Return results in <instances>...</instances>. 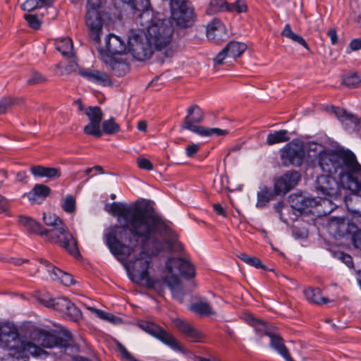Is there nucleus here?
Instances as JSON below:
<instances>
[{
    "label": "nucleus",
    "instance_id": "58836bf2",
    "mask_svg": "<svg viewBox=\"0 0 361 361\" xmlns=\"http://www.w3.org/2000/svg\"><path fill=\"white\" fill-rule=\"evenodd\" d=\"M190 310L200 316H209L213 314L212 309L209 304L204 301L192 304Z\"/></svg>",
    "mask_w": 361,
    "mask_h": 361
},
{
    "label": "nucleus",
    "instance_id": "f257e3e1",
    "mask_svg": "<svg viewBox=\"0 0 361 361\" xmlns=\"http://www.w3.org/2000/svg\"><path fill=\"white\" fill-rule=\"evenodd\" d=\"M109 212L122 218L124 225L109 227L104 233V240L111 253L118 254L117 248L123 254L129 253L137 244L138 237H152L154 234L166 230L165 219L155 212L152 202L137 200L132 207L121 202L109 205Z\"/></svg>",
    "mask_w": 361,
    "mask_h": 361
},
{
    "label": "nucleus",
    "instance_id": "5701e85b",
    "mask_svg": "<svg viewBox=\"0 0 361 361\" xmlns=\"http://www.w3.org/2000/svg\"><path fill=\"white\" fill-rule=\"evenodd\" d=\"M173 324L179 332L189 338L192 341H201L202 338V334L188 322L181 319H176L173 321Z\"/></svg>",
    "mask_w": 361,
    "mask_h": 361
},
{
    "label": "nucleus",
    "instance_id": "f3484780",
    "mask_svg": "<svg viewBox=\"0 0 361 361\" xmlns=\"http://www.w3.org/2000/svg\"><path fill=\"white\" fill-rule=\"evenodd\" d=\"M333 111L345 130L361 135V118L343 109L333 107Z\"/></svg>",
    "mask_w": 361,
    "mask_h": 361
},
{
    "label": "nucleus",
    "instance_id": "4d7b16f0",
    "mask_svg": "<svg viewBox=\"0 0 361 361\" xmlns=\"http://www.w3.org/2000/svg\"><path fill=\"white\" fill-rule=\"evenodd\" d=\"M352 239L354 246L361 250V226H358L356 231L353 233Z\"/></svg>",
    "mask_w": 361,
    "mask_h": 361
},
{
    "label": "nucleus",
    "instance_id": "ddd939ff",
    "mask_svg": "<svg viewBox=\"0 0 361 361\" xmlns=\"http://www.w3.org/2000/svg\"><path fill=\"white\" fill-rule=\"evenodd\" d=\"M171 18L177 25L190 27L195 22L194 8L189 0H170Z\"/></svg>",
    "mask_w": 361,
    "mask_h": 361
},
{
    "label": "nucleus",
    "instance_id": "20e7f679",
    "mask_svg": "<svg viewBox=\"0 0 361 361\" xmlns=\"http://www.w3.org/2000/svg\"><path fill=\"white\" fill-rule=\"evenodd\" d=\"M0 348L7 350L18 360L27 353L40 357H46L48 355L42 348L21 336L15 325L9 322L0 323Z\"/></svg>",
    "mask_w": 361,
    "mask_h": 361
},
{
    "label": "nucleus",
    "instance_id": "f8f14e48",
    "mask_svg": "<svg viewBox=\"0 0 361 361\" xmlns=\"http://www.w3.org/2000/svg\"><path fill=\"white\" fill-rule=\"evenodd\" d=\"M100 0H87L85 23L89 30L90 38L96 44L100 43L104 20L99 11Z\"/></svg>",
    "mask_w": 361,
    "mask_h": 361
},
{
    "label": "nucleus",
    "instance_id": "0e129e2a",
    "mask_svg": "<svg viewBox=\"0 0 361 361\" xmlns=\"http://www.w3.org/2000/svg\"><path fill=\"white\" fill-rule=\"evenodd\" d=\"M339 258L347 265V267L350 268L353 266V258L350 255L341 252L339 254Z\"/></svg>",
    "mask_w": 361,
    "mask_h": 361
},
{
    "label": "nucleus",
    "instance_id": "c9c22d12",
    "mask_svg": "<svg viewBox=\"0 0 361 361\" xmlns=\"http://www.w3.org/2000/svg\"><path fill=\"white\" fill-rule=\"evenodd\" d=\"M290 140L289 133L287 130H279L268 134L266 143L268 145H274L279 143L288 142Z\"/></svg>",
    "mask_w": 361,
    "mask_h": 361
},
{
    "label": "nucleus",
    "instance_id": "a19ab883",
    "mask_svg": "<svg viewBox=\"0 0 361 361\" xmlns=\"http://www.w3.org/2000/svg\"><path fill=\"white\" fill-rule=\"evenodd\" d=\"M128 4L131 9L144 12L150 7L149 0H121Z\"/></svg>",
    "mask_w": 361,
    "mask_h": 361
},
{
    "label": "nucleus",
    "instance_id": "864d4df0",
    "mask_svg": "<svg viewBox=\"0 0 361 361\" xmlns=\"http://www.w3.org/2000/svg\"><path fill=\"white\" fill-rule=\"evenodd\" d=\"M293 235L297 239H304L308 236V231L305 228H299L294 226L292 228Z\"/></svg>",
    "mask_w": 361,
    "mask_h": 361
},
{
    "label": "nucleus",
    "instance_id": "0eeeda50",
    "mask_svg": "<svg viewBox=\"0 0 361 361\" xmlns=\"http://www.w3.org/2000/svg\"><path fill=\"white\" fill-rule=\"evenodd\" d=\"M166 269L171 275L170 277H166L164 282L170 288L173 297L183 302L185 293L178 275L186 279H192L195 276V267L190 261L183 257H172L166 262Z\"/></svg>",
    "mask_w": 361,
    "mask_h": 361
},
{
    "label": "nucleus",
    "instance_id": "680f3d73",
    "mask_svg": "<svg viewBox=\"0 0 361 361\" xmlns=\"http://www.w3.org/2000/svg\"><path fill=\"white\" fill-rule=\"evenodd\" d=\"M44 77L39 73H32L31 77L27 80V83L30 85L37 84L44 81Z\"/></svg>",
    "mask_w": 361,
    "mask_h": 361
},
{
    "label": "nucleus",
    "instance_id": "4be33fe9",
    "mask_svg": "<svg viewBox=\"0 0 361 361\" xmlns=\"http://www.w3.org/2000/svg\"><path fill=\"white\" fill-rule=\"evenodd\" d=\"M79 73L84 78L96 84L104 86L111 85V84L109 76L106 73L98 70L85 68L80 70Z\"/></svg>",
    "mask_w": 361,
    "mask_h": 361
},
{
    "label": "nucleus",
    "instance_id": "bb28decb",
    "mask_svg": "<svg viewBox=\"0 0 361 361\" xmlns=\"http://www.w3.org/2000/svg\"><path fill=\"white\" fill-rule=\"evenodd\" d=\"M30 172L37 178L58 179L61 177V171L59 168L46 167L42 165H36L30 169Z\"/></svg>",
    "mask_w": 361,
    "mask_h": 361
},
{
    "label": "nucleus",
    "instance_id": "a211bd4d",
    "mask_svg": "<svg viewBox=\"0 0 361 361\" xmlns=\"http://www.w3.org/2000/svg\"><path fill=\"white\" fill-rule=\"evenodd\" d=\"M99 58L107 68L118 77L123 76L129 71V66L126 60L107 54L103 49H99Z\"/></svg>",
    "mask_w": 361,
    "mask_h": 361
},
{
    "label": "nucleus",
    "instance_id": "4468645a",
    "mask_svg": "<svg viewBox=\"0 0 361 361\" xmlns=\"http://www.w3.org/2000/svg\"><path fill=\"white\" fill-rule=\"evenodd\" d=\"M305 155L304 144L298 140L289 142L281 149V159L286 166L290 165L300 166L303 162Z\"/></svg>",
    "mask_w": 361,
    "mask_h": 361
},
{
    "label": "nucleus",
    "instance_id": "774afa93",
    "mask_svg": "<svg viewBox=\"0 0 361 361\" xmlns=\"http://www.w3.org/2000/svg\"><path fill=\"white\" fill-rule=\"evenodd\" d=\"M349 47L351 51L361 50V38H355L350 41Z\"/></svg>",
    "mask_w": 361,
    "mask_h": 361
},
{
    "label": "nucleus",
    "instance_id": "412c9836",
    "mask_svg": "<svg viewBox=\"0 0 361 361\" xmlns=\"http://www.w3.org/2000/svg\"><path fill=\"white\" fill-rule=\"evenodd\" d=\"M317 188L322 195L334 200L341 197L342 190H349L348 186L344 182H322V184Z\"/></svg>",
    "mask_w": 361,
    "mask_h": 361
},
{
    "label": "nucleus",
    "instance_id": "7c9ffc66",
    "mask_svg": "<svg viewBox=\"0 0 361 361\" xmlns=\"http://www.w3.org/2000/svg\"><path fill=\"white\" fill-rule=\"evenodd\" d=\"M54 46L56 49L63 56H73V44L70 37H59L55 39Z\"/></svg>",
    "mask_w": 361,
    "mask_h": 361
},
{
    "label": "nucleus",
    "instance_id": "2eb2a0df",
    "mask_svg": "<svg viewBox=\"0 0 361 361\" xmlns=\"http://www.w3.org/2000/svg\"><path fill=\"white\" fill-rule=\"evenodd\" d=\"M298 182H274V189L264 187L257 192L256 207H264L267 203L277 195H285L297 185Z\"/></svg>",
    "mask_w": 361,
    "mask_h": 361
},
{
    "label": "nucleus",
    "instance_id": "6ab92c4d",
    "mask_svg": "<svg viewBox=\"0 0 361 361\" xmlns=\"http://www.w3.org/2000/svg\"><path fill=\"white\" fill-rule=\"evenodd\" d=\"M104 47H99L98 51L103 49L107 54L113 56L126 54L128 49L125 42L114 34H109L104 39Z\"/></svg>",
    "mask_w": 361,
    "mask_h": 361
},
{
    "label": "nucleus",
    "instance_id": "338daca9",
    "mask_svg": "<svg viewBox=\"0 0 361 361\" xmlns=\"http://www.w3.org/2000/svg\"><path fill=\"white\" fill-rule=\"evenodd\" d=\"M199 150V145L197 144H192L187 146L185 149V152L188 157H192L196 154Z\"/></svg>",
    "mask_w": 361,
    "mask_h": 361
},
{
    "label": "nucleus",
    "instance_id": "e433bc0d",
    "mask_svg": "<svg viewBox=\"0 0 361 361\" xmlns=\"http://www.w3.org/2000/svg\"><path fill=\"white\" fill-rule=\"evenodd\" d=\"M56 0H26L21 8L24 11H32L35 9L51 5Z\"/></svg>",
    "mask_w": 361,
    "mask_h": 361
},
{
    "label": "nucleus",
    "instance_id": "e2e57ef3",
    "mask_svg": "<svg viewBox=\"0 0 361 361\" xmlns=\"http://www.w3.org/2000/svg\"><path fill=\"white\" fill-rule=\"evenodd\" d=\"M137 165L140 169H152V164L149 160L145 158H139L137 161Z\"/></svg>",
    "mask_w": 361,
    "mask_h": 361
},
{
    "label": "nucleus",
    "instance_id": "37998d69",
    "mask_svg": "<svg viewBox=\"0 0 361 361\" xmlns=\"http://www.w3.org/2000/svg\"><path fill=\"white\" fill-rule=\"evenodd\" d=\"M63 315L70 320L77 322L82 318V314L80 310L78 308L74 303L70 301L68 307H67Z\"/></svg>",
    "mask_w": 361,
    "mask_h": 361
},
{
    "label": "nucleus",
    "instance_id": "3c124183",
    "mask_svg": "<svg viewBox=\"0 0 361 361\" xmlns=\"http://www.w3.org/2000/svg\"><path fill=\"white\" fill-rule=\"evenodd\" d=\"M247 11V5L244 0H236L233 4H228V11L236 12L238 13H243Z\"/></svg>",
    "mask_w": 361,
    "mask_h": 361
},
{
    "label": "nucleus",
    "instance_id": "09e8293b",
    "mask_svg": "<svg viewBox=\"0 0 361 361\" xmlns=\"http://www.w3.org/2000/svg\"><path fill=\"white\" fill-rule=\"evenodd\" d=\"M61 207L66 213L71 214L74 212L75 210V197L71 195H67L61 204Z\"/></svg>",
    "mask_w": 361,
    "mask_h": 361
},
{
    "label": "nucleus",
    "instance_id": "a878e982",
    "mask_svg": "<svg viewBox=\"0 0 361 361\" xmlns=\"http://www.w3.org/2000/svg\"><path fill=\"white\" fill-rule=\"evenodd\" d=\"M270 338V345L283 357L286 361H295L290 356L288 349L284 344L283 338L275 331L268 333Z\"/></svg>",
    "mask_w": 361,
    "mask_h": 361
},
{
    "label": "nucleus",
    "instance_id": "49530a36",
    "mask_svg": "<svg viewBox=\"0 0 361 361\" xmlns=\"http://www.w3.org/2000/svg\"><path fill=\"white\" fill-rule=\"evenodd\" d=\"M84 132L87 135H93L97 137H99L102 135L100 130V123L93 122H90L84 127Z\"/></svg>",
    "mask_w": 361,
    "mask_h": 361
},
{
    "label": "nucleus",
    "instance_id": "13d9d810",
    "mask_svg": "<svg viewBox=\"0 0 361 361\" xmlns=\"http://www.w3.org/2000/svg\"><path fill=\"white\" fill-rule=\"evenodd\" d=\"M300 174L296 171H290L285 173L284 177L281 180H300Z\"/></svg>",
    "mask_w": 361,
    "mask_h": 361
},
{
    "label": "nucleus",
    "instance_id": "dca6fc26",
    "mask_svg": "<svg viewBox=\"0 0 361 361\" xmlns=\"http://www.w3.org/2000/svg\"><path fill=\"white\" fill-rule=\"evenodd\" d=\"M358 225L354 219H349L346 217H331L328 224L329 233L335 237H343L355 233Z\"/></svg>",
    "mask_w": 361,
    "mask_h": 361
},
{
    "label": "nucleus",
    "instance_id": "69168bd1",
    "mask_svg": "<svg viewBox=\"0 0 361 361\" xmlns=\"http://www.w3.org/2000/svg\"><path fill=\"white\" fill-rule=\"evenodd\" d=\"M349 188L350 191H354L361 195V182H345Z\"/></svg>",
    "mask_w": 361,
    "mask_h": 361
},
{
    "label": "nucleus",
    "instance_id": "aec40b11",
    "mask_svg": "<svg viewBox=\"0 0 361 361\" xmlns=\"http://www.w3.org/2000/svg\"><path fill=\"white\" fill-rule=\"evenodd\" d=\"M246 49L247 46L244 43L230 42L215 57L214 62L216 64H222L226 58L239 57Z\"/></svg>",
    "mask_w": 361,
    "mask_h": 361
},
{
    "label": "nucleus",
    "instance_id": "ea45409f",
    "mask_svg": "<svg viewBox=\"0 0 361 361\" xmlns=\"http://www.w3.org/2000/svg\"><path fill=\"white\" fill-rule=\"evenodd\" d=\"M331 200L325 197L322 198L305 196L304 211L310 208L316 207L319 205L329 204Z\"/></svg>",
    "mask_w": 361,
    "mask_h": 361
},
{
    "label": "nucleus",
    "instance_id": "b1692460",
    "mask_svg": "<svg viewBox=\"0 0 361 361\" xmlns=\"http://www.w3.org/2000/svg\"><path fill=\"white\" fill-rule=\"evenodd\" d=\"M348 210L352 213L353 219L361 226V195L351 191V195L345 198Z\"/></svg>",
    "mask_w": 361,
    "mask_h": 361
},
{
    "label": "nucleus",
    "instance_id": "39448f33",
    "mask_svg": "<svg viewBox=\"0 0 361 361\" xmlns=\"http://www.w3.org/2000/svg\"><path fill=\"white\" fill-rule=\"evenodd\" d=\"M136 23L145 31L148 40L156 50L161 51L171 42L174 29L169 20H152V14L148 10L139 14Z\"/></svg>",
    "mask_w": 361,
    "mask_h": 361
},
{
    "label": "nucleus",
    "instance_id": "052dcab7",
    "mask_svg": "<svg viewBox=\"0 0 361 361\" xmlns=\"http://www.w3.org/2000/svg\"><path fill=\"white\" fill-rule=\"evenodd\" d=\"M289 39H292L294 42H298V44H301L302 47H304L306 49H309V47L306 41L303 37H302L300 35H298L294 32H293L288 37Z\"/></svg>",
    "mask_w": 361,
    "mask_h": 361
},
{
    "label": "nucleus",
    "instance_id": "7ed1b4c3",
    "mask_svg": "<svg viewBox=\"0 0 361 361\" xmlns=\"http://www.w3.org/2000/svg\"><path fill=\"white\" fill-rule=\"evenodd\" d=\"M305 150L308 157L318 160L327 176L335 178L338 175L341 180H361V164L352 152L339 154L316 142L308 143Z\"/></svg>",
    "mask_w": 361,
    "mask_h": 361
},
{
    "label": "nucleus",
    "instance_id": "4c0bfd02",
    "mask_svg": "<svg viewBox=\"0 0 361 361\" xmlns=\"http://www.w3.org/2000/svg\"><path fill=\"white\" fill-rule=\"evenodd\" d=\"M228 11V3L226 0H210L207 13L213 15L219 12Z\"/></svg>",
    "mask_w": 361,
    "mask_h": 361
},
{
    "label": "nucleus",
    "instance_id": "72a5a7b5",
    "mask_svg": "<svg viewBox=\"0 0 361 361\" xmlns=\"http://www.w3.org/2000/svg\"><path fill=\"white\" fill-rule=\"evenodd\" d=\"M289 202L296 216L302 214L304 212L305 195L301 193L292 194L289 196Z\"/></svg>",
    "mask_w": 361,
    "mask_h": 361
},
{
    "label": "nucleus",
    "instance_id": "603ef678",
    "mask_svg": "<svg viewBox=\"0 0 361 361\" xmlns=\"http://www.w3.org/2000/svg\"><path fill=\"white\" fill-rule=\"evenodd\" d=\"M24 18L32 28L38 30L40 27L41 22L36 16L25 14Z\"/></svg>",
    "mask_w": 361,
    "mask_h": 361
},
{
    "label": "nucleus",
    "instance_id": "8fccbe9b",
    "mask_svg": "<svg viewBox=\"0 0 361 361\" xmlns=\"http://www.w3.org/2000/svg\"><path fill=\"white\" fill-rule=\"evenodd\" d=\"M224 182H214L212 187L214 188V190L218 192H223L224 191H226L228 192H233L235 190L241 191L243 187V185H238V186L233 189L231 188L228 185H225Z\"/></svg>",
    "mask_w": 361,
    "mask_h": 361
},
{
    "label": "nucleus",
    "instance_id": "423d86ee",
    "mask_svg": "<svg viewBox=\"0 0 361 361\" xmlns=\"http://www.w3.org/2000/svg\"><path fill=\"white\" fill-rule=\"evenodd\" d=\"M43 221L47 226L52 227L51 229L44 228V236L48 240L58 244L74 257L80 255L76 239L58 216L51 213H44Z\"/></svg>",
    "mask_w": 361,
    "mask_h": 361
},
{
    "label": "nucleus",
    "instance_id": "9d476101",
    "mask_svg": "<svg viewBox=\"0 0 361 361\" xmlns=\"http://www.w3.org/2000/svg\"><path fill=\"white\" fill-rule=\"evenodd\" d=\"M128 46L133 56L137 61H145L149 59L156 49L148 40L145 31L141 29L130 30Z\"/></svg>",
    "mask_w": 361,
    "mask_h": 361
},
{
    "label": "nucleus",
    "instance_id": "de8ad7c7",
    "mask_svg": "<svg viewBox=\"0 0 361 361\" xmlns=\"http://www.w3.org/2000/svg\"><path fill=\"white\" fill-rule=\"evenodd\" d=\"M343 84L350 88H356L360 85L361 79L356 73H353L345 77Z\"/></svg>",
    "mask_w": 361,
    "mask_h": 361
},
{
    "label": "nucleus",
    "instance_id": "79ce46f5",
    "mask_svg": "<svg viewBox=\"0 0 361 361\" xmlns=\"http://www.w3.org/2000/svg\"><path fill=\"white\" fill-rule=\"evenodd\" d=\"M85 114L90 119V122L100 123L103 113L101 109L98 106H90L85 110Z\"/></svg>",
    "mask_w": 361,
    "mask_h": 361
},
{
    "label": "nucleus",
    "instance_id": "f704fd0d",
    "mask_svg": "<svg viewBox=\"0 0 361 361\" xmlns=\"http://www.w3.org/2000/svg\"><path fill=\"white\" fill-rule=\"evenodd\" d=\"M69 300L66 298H50L44 302L45 306L48 307H52L55 310L61 312L63 315L64 314L67 307H68Z\"/></svg>",
    "mask_w": 361,
    "mask_h": 361
},
{
    "label": "nucleus",
    "instance_id": "6e6552de",
    "mask_svg": "<svg viewBox=\"0 0 361 361\" xmlns=\"http://www.w3.org/2000/svg\"><path fill=\"white\" fill-rule=\"evenodd\" d=\"M29 337L30 341L37 346L39 344L48 348L58 347L63 349L71 346L73 343L72 334L66 329H62L55 334L44 329H34L30 331Z\"/></svg>",
    "mask_w": 361,
    "mask_h": 361
},
{
    "label": "nucleus",
    "instance_id": "f03ea898",
    "mask_svg": "<svg viewBox=\"0 0 361 361\" xmlns=\"http://www.w3.org/2000/svg\"><path fill=\"white\" fill-rule=\"evenodd\" d=\"M166 228L164 231L154 234L152 237H138L137 244L129 253L123 254L118 250V254L112 253L118 260L126 261V269L130 279L135 283L145 281L147 287L157 289L159 282L149 277V268L152 262V256L167 252H179L183 245L178 240V234L170 226V222L165 219Z\"/></svg>",
    "mask_w": 361,
    "mask_h": 361
},
{
    "label": "nucleus",
    "instance_id": "bf43d9fd",
    "mask_svg": "<svg viewBox=\"0 0 361 361\" xmlns=\"http://www.w3.org/2000/svg\"><path fill=\"white\" fill-rule=\"evenodd\" d=\"M13 103L12 99L10 97L4 98L0 100V114L6 113L8 108L11 106Z\"/></svg>",
    "mask_w": 361,
    "mask_h": 361
},
{
    "label": "nucleus",
    "instance_id": "cd10ccee",
    "mask_svg": "<svg viewBox=\"0 0 361 361\" xmlns=\"http://www.w3.org/2000/svg\"><path fill=\"white\" fill-rule=\"evenodd\" d=\"M50 188L43 184H36L34 188L27 193H25L32 204H40L50 194Z\"/></svg>",
    "mask_w": 361,
    "mask_h": 361
},
{
    "label": "nucleus",
    "instance_id": "473e14b6",
    "mask_svg": "<svg viewBox=\"0 0 361 361\" xmlns=\"http://www.w3.org/2000/svg\"><path fill=\"white\" fill-rule=\"evenodd\" d=\"M304 295L306 299L312 303L321 305L330 302L328 298L322 296V290L318 288H308L304 290Z\"/></svg>",
    "mask_w": 361,
    "mask_h": 361
},
{
    "label": "nucleus",
    "instance_id": "5fc2aeb1",
    "mask_svg": "<svg viewBox=\"0 0 361 361\" xmlns=\"http://www.w3.org/2000/svg\"><path fill=\"white\" fill-rule=\"evenodd\" d=\"M118 349L119 352L121 353L122 357L127 361H137L126 348L124 345H123L121 343H118Z\"/></svg>",
    "mask_w": 361,
    "mask_h": 361
},
{
    "label": "nucleus",
    "instance_id": "c03bdc74",
    "mask_svg": "<svg viewBox=\"0 0 361 361\" xmlns=\"http://www.w3.org/2000/svg\"><path fill=\"white\" fill-rule=\"evenodd\" d=\"M238 257L246 264L257 269H266V267L262 264L261 260L256 257L248 255L245 253H240Z\"/></svg>",
    "mask_w": 361,
    "mask_h": 361
},
{
    "label": "nucleus",
    "instance_id": "9b49d317",
    "mask_svg": "<svg viewBox=\"0 0 361 361\" xmlns=\"http://www.w3.org/2000/svg\"><path fill=\"white\" fill-rule=\"evenodd\" d=\"M137 326L144 331L156 338L174 351L185 353V350L178 339L171 333L158 324L146 320L139 321Z\"/></svg>",
    "mask_w": 361,
    "mask_h": 361
},
{
    "label": "nucleus",
    "instance_id": "c85d7f7f",
    "mask_svg": "<svg viewBox=\"0 0 361 361\" xmlns=\"http://www.w3.org/2000/svg\"><path fill=\"white\" fill-rule=\"evenodd\" d=\"M39 262L41 264H44L47 267L52 268V274L54 276L52 279L54 280H59L61 283L65 286H71L74 283L73 277L71 274L66 273L62 270L52 266L51 263H49L47 259H40Z\"/></svg>",
    "mask_w": 361,
    "mask_h": 361
},
{
    "label": "nucleus",
    "instance_id": "2f4dec72",
    "mask_svg": "<svg viewBox=\"0 0 361 361\" xmlns=\"http://www.w3.org/2000/svg\"><path fill=\"white\" fill-rule=\"evenodd\" d=\"M245 319L250 325L252 326L255 330L262 335L269 336L268 333H273L274 331L273 328L268 326L267 323L255 318L252 314H246Z\"/></svg>",
    "mask_w": 361,
    "mask_h": 361
},
{
    "label": "nucleus",
    "instance_id": "c756f323",
    "mask_svg": "<svg viewBox=\"0 0 361 361\" xmlns=\"http://www.w3.org/2000/svg\"><path fill=\"white\" fill-rule=\"evenodd\" d=\"M225 35V27L222 22L214 18L207 26V37L209 39H219Z\"/></svg>",
    "mask_w": 361,
    "mask_h": 361
},
{
    "label": "nucleus",
    "instance_id": "6e6d98bb",
    "mask_svg": "<svg viewBox=\"0 0 361 361\" xmlns=\"http://www.w3.org/2000/svg\"><path fill=\"white\" fill-rule=\"evenodd\" d=\"M9 207L8 200L0 195V214L4 213L7 216H11Z\"/></svg>",
    "mask_w": 361,
    "mask_h": 361
},
{
    "label": "nucleus",
    "instance_id": "1a4fd4ad",
    "mask_svg": "<svg viewBox=\"0 0 361 361\" xmlns=\"http://www.w3.org/2000/svg\"><path fill=\"white\" fill-rule=\"evenodd\" d=\"M204 118L203 110L198 105L192 104L187 109L182 128L202 137L220 136L228 133L226 130L219 128H210L199 126L198 123H202Z\"/></svg>",
    "mask_w": 361,
    "mask_h": 361
},
{
    "label": "nucleus",
    "instance_id": "a18cd8bd",
    "mask_svg": "<svg viewBox=\"0 0 361 361\" xmlns=\"http://www.w3.org/2000/svg\"><path fill=\"white\" fill-rule=\"evenodd\" d=\"M102 128L105 133L109 135L115 134L120 130L119 125L113 118L104 121L102 123Z\"/></svg>",
    "mask_w": 361,
    "mask_h": 361
},
{
    "label": "nucleus",
    "instance_id": "393cba45",
    "mask_svg": "<svg viewBox=\"0 0 361 361\" xmlns=\"http://www.w3.org/2000/svg\"><path fill=\"white\" fill-rule=\"evenodd\" d=\"M18 224L20 226H23L28 233L44 236L46 231H44L43 226L30 216L20 215L18 216Z\"/></svg>",
    "mask_w": 361,
    "mask_h": 361
}]
</instances>
